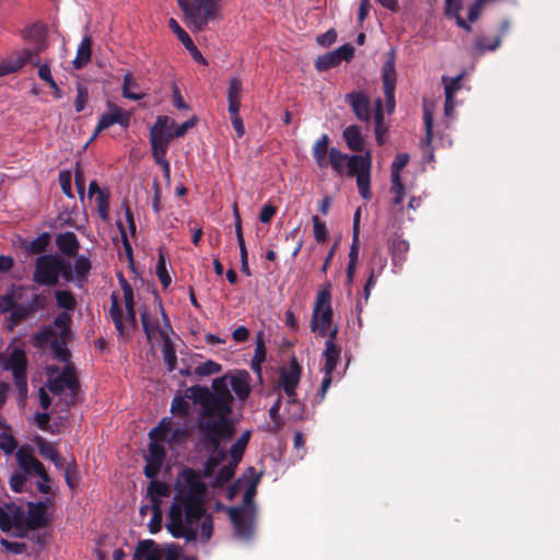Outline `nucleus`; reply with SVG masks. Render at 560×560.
Here are the masks:
<instances>
[{
	"label": "nucleus",
	"mask_w": 560,
	"mask_h": 560,
	"mask_svg": "<svg viewBox=\"0 0 560 560\" xmlns=\"http://www.w3.org/2000/svg\"><path fill=\"white\" fill-rule=\"evenodd\" d=\"M206 486L201 477L192 468L186 467L175 481L174 501L167 514L166 528L176 539L195 541L198 530L195 525L200 523V541L207 544L212 537L213 520L205 509Z\"/></svg>",
	"instance_id": "obj_1"
},
{
	"label": "nucleus",
	"mask_w": 560,
	"mask_h": 560,
	"mask_svg": "<svg viewBox=\"0 0 560 560\" xmlns=\"http://www.w3.org/2000/svg\"><path fill=\"white\" fill-rule=\"evenodd\" d=\"M71 322L72 319L69 318L67 313H59L54 317L51 325L39 327L38 331L32 336L35 346L44 348L49 343L52 359L67 364L57 377L49 378L48 384H46L52 395H61L65 388L69 389L67 406L75 404L78 390V378L73 372L72 363H70V350L68 349V345L72 340Z\"/></svg>",
	"instance_id": "obj_2"
},
{
	"label": "nucleus",
	"mask_w": 560,
	"mask_h": 560,
	"mask_svg": "<svg viewBox=\"0 0 560 560\" xmlns=\"http://www.w3.org/2000/svg\"><path fill=\"white\" fill-rule=\"evenodd\" d=\"M328 135H322L313 145V156L319 168L330 166L340 176L354 177L360 196L371 199L372 153L348 155L339 149L329 148Z\"/></svg>",
	"instance_id": "obj_3"
},
{
	"label": "nucleus",
	"mask_w": 560,
	"mask_h": 560,
	"mask_svg": "<svg viewBox=\"0 0 560 560\" xmlns=\"http://www.w3.org/2000/svg\"><path fill=\"white\" fill-rule=\"evenodd\" d=\"M47 307V295L39 292L38 288L28 284H15L4 294H0V315L5 317V328L13 330L23 322L35 318L36 314Z\"/></svg>",
	"instance_id": "obj_4"
},
{
	"label": "nucleus",
	"mask_w": 560,
	"mask_h": 560,
	"mask_svg": "<svg viewBox=\"0 0 560 560\" xmlns=\"http://www.w3.org/2000/svg\"><path fill=\"white\" fill-rule=\"evenodd\" d=\"M120 285H122L126 315H124V312L121 311L119 294L116 292H113L112 295H109L112 305H109L108 315L109 319L115 324V329L116 332H118L119 338L128 340L137 328L135 295H132L131 282H120Z\"/></svg>",
	"instance_id": "obj_5"
},
{
	"label": "nucleus",
	"mask_w": 560,
	"mask_h": 560,
	"mask_svg": "<svg viewBox=\"0 0 560 560\" xmlns=\"http://www.w3.org/2000/svg\"><path fill=\"white\" fill-rule=\"evenodd\" d=\"M224 0H182L180 10L191 32H202L209 22L220 18Z\"/></svg>",
	"instance_id": "obj_6"
},
{
	"label": "nucleus",
	"mask_w": 560,
	"mask_h": 560,
	"mask_svg": "<svg viewBox=\"0 0 560 560\" xmlns=\"http://www.w3.org/2000/svg\"><path fill=\"white\" fill-rule=\"evenodd\" d=\"M198 444L206 452H214L221 447V442L230 440L235 434V427L230 419H200L197 423Z\"/></svg>",
	"instance_id": "obj_7"
},
{
	"label": "nucleus",
	"mask_w": 560,
	"mask_h": 560,
	"mask_svg": "<svg viewBox=\"0 0 560 560\" xmlns=\"http://www.w3.org/2000/svg\"><path fill=\"white\" fill-rule=\"evenodd\" d=\"M186 398L201 406V419H229L232 397H212L210 389L194 385L186 389Z\"/></svg>",
	"instance_id": "obj_8"
},
{
	"label": "nucleus",
	"mask_w": 560,
	"mask_h": 560,
	"mask_svg": "<svg viewBox=\"0 0 560 560\" xmlns=\"http://www.w3.org/2000/svg\"><path fill=\"white\" fill-rule=\"evenodd\" d=\"M71 280V265L58 255L44 254L35 262L34 280Z\"/></svg>",
	"instance_id": "obj_9"
},
{
	"label": "nucleus",
	"mask_w": 560,
	"mask_h": 560,
	"mask_svg": "<svg viewBox=\"0 0 560 560\" xmlns=\"http://www.w3.org/2000/svg\"><path fill=\"white\" fill-rule=\"evenodd\" d=\"M170 121L167 116H159L150 129L152 155L155 162L162 166L166 179H170L171 176V165L165 158L170 143V136H165V128Z\"/></svg>",
	"instance_id": "obj_10"
},
{
	"label": "nucleus",
	"mask_w": 560,
	"mask_h": 560,
	"mask_svg": "<svg viewBox=\"0 0 560 560\" xmlns=\"http://www.w3.org/2000/svg\"><path fill=\"white\" fill-rule=\"evenodd\" d=\"M331 293L330 284H327L318 291L316 295L315 306H313L311 328L312 331L318 334L319 337L327 336V330L331 326Z\"/></svg>",
	"instance_id": "obj_11"
},
{
	"label": "nucleus",
	"mask_w": 560,
	"mask_h": 560,
	"mask_svg": "<svg viewBox=\"0 0 560 560\" xmlns=\"http://www.w3.org/2000/svg\"><path fill=\"white\" fill-rule=\"evenodd\" d=\"M2 369L11 371L13 383L20 393L27 390V357L21 348H13L11 354L2 362Z\"/></svg>",
	"instance_id": "obj_12"
},
{
	"label": "nucleus",
	"mask_w": 560,
	"mask_h": 560,
	"mask_svg": "<svg viewBox=\"0 0 560 560\" xmlns=\"http://www.w3.org/2000/svg\"><path fill=\"white\" fill-rule=\"evenodd\" d=\"M228 515L232 526H234V535L238 540L250 541L254 538L255 517L257 512L245 511L242 509H230Z\"/></svg>",
	"instance_id": "obj_13"
},
{
	"label": "nucleus",
	"mask_w": 560,
	"mask_h": 560,
	"mask_svg": "<svg viewBox=\"0 0 560 560\" xmlns=\"http://www.w3.org/2000/svg\"><path fill=\"white\" fill-rule=\"evenodd\" d=\"M16 463H19V467L21 469L20 474H26L28 476H37L39 479L47 480V476H49L46 471V467H44L43 463H40L34 455L32 447L28 445H23L16 448L15 453Z\"/></svg>",
	"instance_id": "obj_14"
},
{
	"label": "nucleus",
	"mask_w": 560,
	"mask_h": 560,
	"mask_svg": "<svg viewBox=\"0 0 560 560\" xmlns=\"http://www.w3.org/2000/svg\"><path fill=\"white\" fill-rule=\"evenodd\" d=\"M106 106L107 112L101 116L91 141L94 140L102 130L107 129L115 124H118L122 128H128L130 125L131 114L129 112L112 102H107Z\"/></svg>",
	"instance_id": "obj_15"
},
{
	"label": "nucleus",
	"mask_w": 560,
	"mask_h": 560,
	"mask_svg": "<svg viewBox=\"0 0 560 560\" xmlns=\"http://www.w3.org/2000/svg\"><path fill=\"white\" fill-rule=\"evenodd\" d=\"M39 50L32 52L28 49L13 52L8 58L0 61V77L13 73L21 69L25 63H32L33 66L39 65Z\"/></svg>",
	"instance_id": "obj_16"
},
{
	"label": "nucleus",
	"mask_w": 560,
	"mask_h": 560,
	"mask_svg": "<svg viewBox=\"0 0 560 560\" xmlns=\"http://www.w3.org/2000/svg\"><path fill=\"white\" fill-rule=\"evenodd\" d=\"M51 504V500L46 498L45 501L27 502V512L24 513L26 526L31 529L45 528L49 524L47 509Z\"/></svg>",
	"instance_id": "obj_17"
},
{
	"label": "nucleus",
	"mask_w": 560,
	"mask_h": 560,
	"mask_svg": "<svg viewBox=\"0 0 560 560\" xmlns=\"http://www.w3.org/2000/svg\"><path fill=\"white\" fill-rule=\"evenodd\" d=\"M340 348L335 342L326 343L324 349V377L322 387H319V401L324 400L325 394L331 385V373L335 371L339 362Z\"/></svg>",
	"instance_id": "obj_18"
},
{
	"label": "nucleus",
	"mask_w": 560,
	"mask_h": 560,
	"mask_svg": "<svg viewBox=\"0 0 560 560\" xmlns=\"http://www.w3.org/2000/svg\"><path fill=\"white\" fill-rule=\"evenodd\" d=\"M302 366L298 362V359L293 355L290 358L289 365L283 366L279 372V384L287 397H291L295 394L299 382L301 381Z\"/></svg>",
	"instance_id": "obj_19"
},
{
	"label": "nucleus",
	"mask_w": 560,
	"mask_h": 560,
	"mask_svg": "<svg viewBox=\"0 0 560 560\" xmlns=\"http://www.w3.org/2000/svg\"><path fill=\"white\" fill-rule=\"evenodd\" d=\"M354 48L350 44H345L341 47L318 56L315 61V68L318 71H327L337 67L341 61H349L353 57Z\"/></svg>",
	"instance_id": "obj_20"
},
{
	"label": "nucleus",
	"mask_w": 560,
	"mask_h": 560,
	"mask_svg": "<svg viewBox=\"0 0 560 560\" xmlns=\"http://www.w3.org/2000/svg\"><path fill=\"white\" fill-rule=\"evenodd\" d=\"M382 80L387 112L390 114L395 109L396 69L394 54H392L383 66Z\"/></svg>",
	"instance_id": "obj_21"
},
{
	"label": "nucleus",
	"mask_w": 560,
	"mask_h": 560,
	"mask_svg": "<svg viewBox=\"0 0 560 560\" xmlns=\"http://www.w3.org/2000/svg\"><path fill=\"white\" fill-rule=\"evenodd\" d=\"M25 524L24 510L14 503H5L0 506V529L4 533H11L13 527Z\"/></svg>",
	"instance_id": "obj_22"
},
{
	"label": "nucleus",
	"mask_w": 560,
	"mask_h": 560,
	"mask_svg": "<svg viewBox=\"0 0 560 560\" xmlns=\"http://www.w3.org/2000/svg\"><path fill=\"white\" fill-rule=\"evenodd\" d=\"M346 101L349 103L359 120L369 122L372 117L374 118V110L372 112L370 98L363 92L357 91L348 93L346 94Z\"/></svg>",
	"instance_id": "obj_23"
},
{
	"label": "nucleus",
	"mask_w": 560,
	"mask_h": 560,
	"mask_svg": "<svg viewBox=\"0 0 560 560\" xmlns=\"http://www.w3.org/2000/svg\"><path fill=\"white\" fill-rule=\"evenodd\" d=\"M165 458V448L162 444L150 443L149 450L144 455L145 466L144 476L148 479H155L159 471L161 470L162 463Z\"/></svg>",
	"instance_id": "obj_24"
},
{
	"label": "nucleus",
	"mask_w": 560,
	"mask_h": 560,
	"mask_svg": "<svg viewBox=\"0 0 560 560\" xmlns=\"http://www.w3.org/2000/svg\"><path fill=\"white\" fill-rule=\"evenodd\" d=\"M249 373L245 370L237 371V373L230 378L231 389L241 401H245L249 396Z\"/></svg>",
	"instance_id": "obj_25"
},
{
	"label": "nucleus",
	"mask_w": 560,
	"mask_h": 560,
	"mask_svg": "<svg viewBox=\"0 0 560 560\" xmlns=\"http://www.w3.org/2000/svg\"><path fill=\"white\" fill-rule=\"evenodd\" d=\"M164 317V327H161L156 319L151 320L145 312L141 313V323H142V330H144L145 338L149 340V342L153 339L154 335L158 334V336H161V334H165L168 336V330H172V327L170 326L167 316L163 313Z\"/></svg>",
	"instance_id": "obj_26"
},
{
	"label": "nucleus",
	"mask_w": 560,
	"mask_h": 560,
	"mask_svg": "<svg viewBox=\"0 0 560 560\" xmlns=\"http://www.w3.org/2000/svg\"><path fill=\"white\" fill-rule=\"evenodd\" d=\"M243 93V81L240 75L230 78L226 91L229 112H235L241 108V96Z\"/></svg>",
	"instance_id": "obj_27"
},
{
	"label": "nucleus",
	"mask_w": 560,
	"mask_h": 560,
	"mask_svg": "<svg viewBox=\"0 0 560 560\" xmlns=\"http://www.w3.org/2000/svg\"><path fill=\"white\" fill-rule=\"evenodd\" d=\"M56 245L58 249L67 256H73L80 248V243L73 232L60 233L56 236Z\"/></svg>",
	"instance_id": "obj_28"
},
{
	"label": "nucleus",
	"mask_w": 560,
	"mask_h": 560,
	"mask_svg": "<svg viewBox=\"0 0 560 560\" xmlns=\"http://www.w3.org/2000/svg\"><path fill=\"white\" fill-rule=\"evenodd\" d=\"M170 488L166 483L152 480L147 487L145 498L149 499V502L152 503V506H161L163 498H168Z\"/></svg>",
	"instance_id": "obj_29"
},
{
	"label": "nucleus",
	"mask_w": 560,
	"mask_h": 560,
	"mask_svg": "<svg viewBox=\"0 0 560 560\" xmlns=\"http://www.w3.org/2000/svg\"><path fill=\"white\" fill-rule=\"evenodd\" d=\"M342 138L351 151H363L364 139L361 135L360 128L357 125H350L347 128H345L342 132Z\"/></svg>",
	"instance_id": "obj_30"
},
{
	"label": "nucleus",
	"mask_w": 560,
	"mask_h": 560,
	"mask_svg": "<svg viewBox=\"0 0 560 560\" xmlns=\"http://www.w3.org/2000/svg\"><path fill=\"white\" fill-rule=\"evenodd\" d=\"M91 57H92V38H91V36H85V37H83L80 45L78 46L75 58L72 61L73 68L77 70L83 68L91 61Z\"/></svg>",
	"instance_id": "obj_31"
},
{
	"label": "nucleus",
	"mask_w": 560,
	"mask_h": 560,
	"mask_svg": "<svg viewBox=\"0 0 560 560\" xmlns=\"http://www.w3.org/2000/svg\"><path fill=\"white\" fill-rule=\"evenodd\" d=\"M133 560H161V551L152 540H143L136 548Z\"/></svg>",
	"instance_id": "obj_32"
},
{
	"label": "nucleus",
	"mask_w": 560,
	"mask_h": 560,
	"mask_svg": "<svg viewBox=\"0 0 560 560\" xmlns=\"http://www.w3.org/2000/svg\"><path fill=\"white\" fill-rule=\"evenodd\" d=\"M374 132L377 143L383 144L385 142L387 127L384 124V110L381 98L374 102Z\"/></svg>",
	"instance_id": "obj_33"
},
{
	"label": "nucleus",
	"mask_w": 560,
	"mask_h": 560,
	"mask_svg": "<svg viewBox=\"0 0 560 560\" xmlns=\"http://www.w3.org/2000/svg\"><path fill=\"white\" fill-rule=\"evenodd\" d=\"M261 474L254 475L252 483H249L248 488H246L245 493H243V502L240 506H231L230 509H242L245 511L257 512L254 503V497L257 493V486L260 482Z\"/></svg>",
	"instance_id": "obj_34"
},
{
	"label": "nucleus",
	"mask_w": 560,
	"mask_h": 560,
	"mask_svg": "<svg viewBox=\"0 0 560 560\" xmlns=\"http://www.w3.org/2000/svg\"><path fill=\"white\" fill-rule=\"evenodd\" d=\"M250 439V431L245 430L243 431L242 435L238 436L237 440H235L234 443H232L230 447V452L226 453L230 454V460L234 463H241L243 458L244 451L247 447V444L249 443Z\"/></svg>",
	"instance_id": "obj_35"
},
{
	"label": "nucleus",
	"mask_w": 560,
	"mask_h": 560,
	"mask_svg": "<svg viewBox=\"0 0 560 560\" xmlns=\"http://www.w3.org/2000/svg\"><path fill=\"white\" fill-rule=\"evenodd\" d=\"M463 0H445V14L455 19L457 26L467 32L471 31V26L462 18Z\"/></svg>",
	"instance_id": "obj_36"
},
{
	"label": "nucleus",
	"mask_w": 560,
	"mask_h": 560,
	"mask_svg": "<svg viewBox=\"0 0 560 560\" xmlns=\"http://www.w3.org/2000/svg\"><path fill=\"white\" fill-rule=\"evenodd\" d=\"M209 457L205 462L203 476L205 478H211L213 476V471L215 468L220 466L221 463L225 459V451L222 447L214 452H208Z\"/></svg>",
	"instance_id": "obj_37"
},
{
	"label": "nucleus",
	"mask_w": 560,
	"mask_h": 560,
	"mask_svg": "<svg viewBox=\"0 0 560 560\" xmlns=\"http://www.w3.org/2000/svg\"><path fill=\"white\" fill-rule=\"evenodd\" d=\"M161 340H163V359L167 365L168 372H174L176 369V352L173 347L172 340L164 332H161Z\"/></svg>",
	"instance_id": "obj_38"
},
{
	"label": "nucleus",
	"mask_w": 560,
	"mask_h": 560,
	"mask_svg": "<svg viewBox=\"0 0 560 560\" xmlns=\"http://www.w3.org/2000/svg\"><path fill=\"white\" fill-rule=\"evenodd\" d=\"M168 119L171 120L167 125V127L165 128V136H170V141L173 139V138H180V137H184L186 135V132L194 128L197 124V118L196 117H191L190 119L184 121L183 124L176 126V128L174 129V131H171L170 128H172L174 126V120L171 119L168 117Z\"/></svg>",
	"instance_id": "obj_39"
},
{
	"label": "nucleus",
	"mask_w": 560,
	"mask_h": 560,
	"mask_svg": "<svg viewBox=\"0 0 560 560\" xmlns=\"http://www.w3.org/2000/svg\"><path fill=\"white\" fill-rule=\"evenodd\" d=\"M501 45V36H497L493 38L487 36H478L475 42V49L479 54H485L486 51H493Z\"/></svg>",
	"instance_id": "obj_40"
},
{
	"label": "nucleus",
	"mask_w": 560,
	"mask_h": 560,
	"mask_svg": "<svg viewBox=\"0 0 560 560\" xmlns=\"http://www.w3.org/2000/svg\"><path fill=\"white\" fill-rule=\"evenodd\" d=\"M240 462L230 460L226 465L220 467L219 472L215 475V485L219 487H223L225 483L231 481L233 476L235 475L236 466H238Z\"/></svg>",
	"instance_id": "obj_41"
},
{
	"label": "nucleus",
	"mask_w": 560,
	"mask_h": 560,
	"mask_svg": "<svg viewBox=\"0 0 560 560\" xmlns=\"http://www.w3.org/2000/svg\"><path fill=\"white\" fill-rule=\"evenodd\" d=\"M287 405H289V417L293 421H300L303 419V413H305V406L298 399V394H294L291 397H287Z\"/></svg>",
	"instance_id": "obj_42"
},
{
	"label": "nucleus",
	"mask_w": 560,
	"mask_h": 560,
	"mask_svg": "<svg viewBox=\"0 0 560 560\" xmlns=\"http://www.w3.org/2000/svg\"><path fill=\"white\" fill-rule=\"evenodd\" d=\"M50 235L46 232L38 235L36 238L25 245V250L30 254H42L49 245Z\"/></svg>",
	"instance_id": "obj_43"
},
{
	"label": "nucleus",
	"mask_w": 560,
	"mask_h": 560,
	"mask_svg": "<svg viewBox=\"0 0 560 560\" xmlns=\"http://www.w3.org/2000/svg\"><path fill=\"white\" fill-rule=\"evenodd\" d=\"M138 89L137 82L133 80L132 74L130 72L124 75V84H122V96L132 101H138L143 97V94L136 93L133 90Z\"/></svg>",
	"instance_id": "obj_44"
},
{
	"label": "nucleus",
	"mask_w": 560,
	"mask_h": 560,
	"mask_svg": "<svg viewBox=\"0 0 560 560\" xmlns=\"http://www.w3.org/2000/svg\"><path fill=\"white\" fill-rule=\"evenodd\" d=\"M423 120L425 128V137L421 141V145L425 148H430L431 142L433 140V114L432 110L424 106L423 109Z\"/></svg>",
	"instance_id": "obj_45"
},
{
	"label": "nucleus",
	"mask_w": 560,
	"mask_h": 560,
	"mask_svg": "<svg viewBox=\"0 0 560 560\" xmlns=\"http://www.w3.org/2000/svg\"><path fill=\"white\" fill-rule=\"evenodd\" d=\"M35 444H37L39 455L49 460H56L57 457H60V454L57 448H55L54 444L47 442L42 436H37V439H35Z\"/></svg>",
	"instance_id": "obj_46"
},
{
	"label": "nucleus",
	"mask_w": 560,
	"mask_h": 560,
	"mask_svg": "<svg viewBox=\"0 0 560 560\" xmlns=\"http://www.w3.org/2000/svg\"><path fill=\"white\" fill-rule=\"evenodd\" d=\"M72 276L79 278H85L89 276L91 270V261L84 255H80L74 259L73 266H71Z\"/></svg>",
	"instance_id": "obj_47"
},
{
	"label": "nucleus",
	"mask_w": 560,
	"mask_h": 560,
	"mask_svg": "<svg viewBox=\"0 0 560 560\" xmlns=\"http://www.w3.org/2000/svg\"><path fill=\"white\" fill-rule=\"evenodd\" d=\"M282 407V397L279 396L278 399L271 405L270 410H268V415H270L271 421H273V428L270 429V432L277 433L283 427V419L280 417L279 411Z\"/></svg>",
	"instance_id": "obj_48"
},
{
	"label": "nucleus",
	"mask_w": 560,
	"mask_h": 560,
	"mask_svg": "<svg viewBox=\"0 0 560 560\" xmlns=\"http://www.w3.org/2000/svg\"><path fill=\"white\" fill-rule=\"evenodd\" d=\"M56 302L57 306L65 310L61 313H66L68 315V312L75 307V299L69 291H56Z\"/></svg>",
	"instance_id": "obj_49"
},
{
	"label": "nucleus",
	"mask_w": 560,
	"mask_h": 560,
	"mask_svg": "<svg viewBox=\"0 0 560 560\" xmlns=\"http://www.w3.org/2000/svg\"><path fill=\"white\" fill-rule=\"evenodd\" d=\"M211 396L232 398L231 390L228 387V376H222L212 381Z\"/></svg>",
	"instance_id": "obj_50"
},
{
	"label": "nucleus",
	"mask_w": 560,
	"mask_h": 560,
	"mask_svg": "<svg viewBox=\"0 0 560 560\" xmlns=\"http://www.w3.org/2000/svg\"><path fill=\"white\" fill-rule=\"evenodd\" d=\"M409 155L407 153H398L390 166V179H401L400 172L408 164Z\"/></svg>",
	"instance_id": "obj_51"
},
{
	"label": "nucleus",
	"mask_w": 560,
	"mask_h": 560,
	"mask_svg": "<svg viewBox=\"0 0 560 560\" xmlns=\"http://www.w3.org/2000/svg\"><path fill=\"white\" fill-rule=\"evenodd\" d=\"M187 399L184 396L179 395V394H176L174 399H172V402H171V411L172 413L176 415V416H182V417H186L187 413H188V402H187Z\"/></svg>",
	"instance_id": "obj_52"
},
{
	"label": "nucleus",
	"mask_w": 560,
	"mask_h": 560,
	"mask_svg": "<svg viewBox=\"0 0 560 560\" xmlns=\"http://www.w3.org/2000/svg\"><path fill=\"white\" fill-rule=\"evenodd\" d=\"M221 372V365L218 362L214 361H207L195 369V374L198 376H209V375H215Z\"/></svg>",
	"instance_id": "obj_53"
},
{
	"label": "nucleus",
	"mask_w": 560,
	"mask_h": 560,
	"mask_svg": "<svg viewBox=\"0 0 560 560\" xmlns=\"http://www.w3.org/2000/svg\"><path fill=\"white\" fill-rule=\"evenodd\" d=\"M389 248L394 256H402L409 250V243L399 235H394L390 238Z\"/></svg>",
	"instance_id": "obj_54"
},
{
	"label": "nucleus",
	"mask_w": 560,
	"mask_h": 560,
	"mask_svg": "<svg viewBox=\"0 0 560 560\" xmlns=\"http://www.w3.org/2000/svg\"><path fill=\"white\" fill-rule=\"evenodd\" d=\"M16 439L10 433H0V451L5 455H12L13 451L16 450Z\"/></svg>",
	"instance_id": "obj_55"
},
{
	"label": "nucleus",
	"mask_w": 560,
	"mask_h": 560,
	"mask_svg": "<svg viewBox=\"0 0 560 560\" xmlns=\"http://www.w3.org/2000/svg\"><path fill=\"white\" fill-rule=\"evenodd\" d=\"M312 222L315 240L319 243L326 242L328 238V231L325 222L320 221L318 215H313Z\"/></svg>",
	"instance_id": "obj_56"
},
{
	"label": "nucleus",
	"mask_w": 560,
	"mask_h": 560,
	"mask_svg": "<svg viewBox=\"0 0 560 560\" xmlns=\"http://www.w3.org/2000/svg\"><path fill=\"white\" fill-rule=\"evenodd\" d=\"M27 476L30 475L21 474L19 471H15L11 475V478H9V487H11L12 492H24V485L27 481Z\"/></svg>",
	"instance_id": "obj_57"
},
{
	"label": "nucleus",
	"mask_w": 560,
	"mask_h": 560,
	"mask_svg": "<svg viewBox=\"0 0 560 560\" xmlns=\"http://www.w3.org/2000/svg\"><path fill=\"white\" fill-rule=\"evenodd\" d=\"M442 80L444 83L445 98L454 97L455 93L460 89L462 75H457L452 79L443 77Z\"/></svg>",
	"instance_id": "obj_58"
},
{
	"label": "nucleus",
	"mask_w": 560,
	"mask_h": 560,
	"mask_svg": "<svg viewBox=\"0 0 560 560\" xmlns=\"http://www.w3.org/2000/svg\"><path fill=\"white\" fill-rule=\"evenodd\" d=\"M97 205V211L102 220L106 221L109 214V200L106 192H100V196L95 198Z\"/></svg>",
	"instance_id": "obj_59"
},
{
	"label": "nucleus",
	"mask_w": 560,
	"mask_h": 560,
	"mask_svg": "<svg viewBox=\"0 0 560 560\" xmlns=\"http://www.w3.org/2000/svg\"><path fill=\"white\" fill-rule=\"evenodd\" d=\"M89 101V92L86 86L79 83L77 85V97L74 102V107L78 113L82 112Z\"/></svg>",
	"instance_id": "obj_60"
},
{
	"label": "nucleus",
	"mask_w": 560,
	"mask_h": 560,
	"mask_svg": "<svg viewBox=\"0 0 560 560\" xmlns=\"http://www.w3.org/2000/svg\"><path fill=\"white\" fill-rule=\"evenodd\" d=\"M162 526V510L161 506H152V518L149 522L150 534H158Z\"/></svg>",
	"instance_id": "obj_61"
},
{
	"label": "nucleus",
	"mask_w": 560,
	"mask_h": 560,
	"mask_svg": "<svg viewBox=\"0 0 560 560\" xmlns=\"http://www.w3.org/2000/svg\"><path fill=\"white\" fill-rule=\"evenodd\" d=\"M78 481H80V477L78 476L77 466L74 463L69 464L65 468V482H67L69 489H75Z\"/></svg>",
	"instance_id": "obj_62"
},
{
	"label": "nucleus",
	"mask_w": 560,
	"mask_h": 560,
	"mask_svg": "<svg viewBox=\"0 0 560 560\" xmlns=\"http://www.w3.org/2000/svg\"><path fill=\"white\" fill-rule=\"evenodd\" d=\"M168 26L176 34L177 38L180 40L184 47L192 42L188 33L183 27H180L176 20L170 19Z\"/></svg>",
	"instance_id": "obj_63"
},
{
	"label": "nucleus",
	"mask_w": 560,
	"mask_h": 560,
	"mask_svg": "<svg viewBox=\"0 0 560 560\" xmlns=\"http://www.w3.org/2000/svg\"><path fill=\"white\" fill-rule=\"evenodd\" d=\"M0 544L4 547L5 551L13 552L15 555H22L27 549L25 542L11 541L7 538H1Z\"/></svg>",
	"instance_id": "obj_64"
}]
</instances>
